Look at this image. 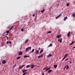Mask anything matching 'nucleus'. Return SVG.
Here are the masks:
<instances>
[{"instance_id":"obj_17","label":"nucleus","mask_w":75,"mask_h":75,"mask_svg":"<svg viewBox=\"0 0 75 75\" xmlns=\"http://www.w3.org/2000/svg\"><path fill=\"white\" fill-rule=\"evenodd\" d=\"M27 57H29V56H27V55H25L24 57V58H27Z\"/></svg>"},{"instance_id":"obj_49","label":"nucleus","mask_w":75,"mask_h":75,"mask_svg":"<svg viewBox=\"0 0 75 75\" xmlns=\"http://www.w3.org/2000/svg\"><path fill=\"white\" fill-rule=\"evenodd\" d=\"M4 71V69H3L2 71Z\"/></svg>"},{"instance_id":"obj_23","label":"nucleus","mask_w":75,"mask_h":75,"mask_svg":"<svg viewBox=\"0 0 75 75\" xmlns=\"http://www.w3.org/2000/svg\"><path fill=\"white\" fill-rule=\"evenodd\" d=\"M68 56V54H66L64 55V57H66V58L67 57V56Z\"/></svg>"},{"instance_id":"obj_27","label":"nucleus","mask_w":75,"mask_h":75,"mask_svg":"<svg viewBox=\"0 0 75 75\" xmlns=\"http://www.w3.org/2000/svg\"><path fill=\"white\" fill-rule=\"evenodd\" d=\"M52 43H51L50 45H48V47H51L52 46Z\"/></svg>"},{"instance_id":"obj_1","label":"nucleus","mask_w":75,"mask_h":75,"mask_svg":"<svg viewBox=\"0 0 75 75\" xmlns=\"http://www.w3.org/2000/svg\"><path fill=\"white\" fill-rule=\"evenodd\" d=\"M47 67H47L43 69V70H45V69L46 71H48V70H50V68H51V67H50L48 68H47Z\"/></svg>"},{"instance_id":"obj_45","label":"nucleus","mask_w":75,"mask_h":75,"mask_svg":"<svg viewBox=\"0 0 75 75\" xmlns=\"http://www.w3.org/2000/svg\"><path fill=\"white\" fill-rule=\"evenodd\" d=\"M64 59H65L64 58H63L62 59V60H64Z\"/></svg>"},{"instance_id":"obj_50","label":"nucleus","mask_w":75,"mask_h":75,"mask_svg":"<svg viewBox=\"0 0 75 75\" xmlns=\"http://www.w3.org/2000/svg\"><path fill=\"white\" fill-rule=\"evenodd\" d=\"M21 48H22V47H21L20 49H21Z\"/></svg>"},{"instance_id":"obj_44","label":"nucleus","mask_w":75,"mask_h":75,"mask_svg":"<svg viewBox=\"0 0 75 75\" xmlns=\"http://www.w3.org/2000/svg\"><path fill=\"white\" fill-rule=\"evenodd\" d=\"M75 14V12H74V13H73L72 14H74H74Z\"/></svg>"},{"instance_id":"obj_19","label":"nucleus","mask_w":75,"mask_h":75,"mask_svg":"<svg viewBox=\"0 0 75 75\" xmlns=\"http://www.w3.org/2000/svg\"><path fill=\"white\" fill-rule=\"evenodd\" d=\"M54 68H56L57 67V65H55L54 66Z\"/></svg>"},{"instance_id":"obj_31","label":"nucleus","mask_w":75,"mask_h":75,"mask_svg":"<svg viewBox=\"0 0 75 75\" xmlns=\"http://www.w3.org/2000/svg\"><path fill=\"white\" fill-rule=\"evenodd\" d=\"M48 33H52V32L51 31H49V32H48Z\"/></svg>"},{"instance_id":"obj_33","label":"nucleus","mask_w":75,"mask_h":75,"mask_svg":"<svg viewBox=\"0 0 75 75\" xmlns=\"http://www.w3.org/2000/svg\"><path fill=\"white\" fill-rule=\"evenodd\" d=\"M67 6H69V3H67Z\"/></svg>"},{"instance_id":"obj_12","label":"nucleus","mask_w":75,"mask_h":75,"mask_svg":"<svg viewBox=\"0 0 75 75\" xmlns=\"http://www.w3.org/2000/svg\"><path fill=\"white\" fill-rule=\"evenodd\" d=\"M28 71V70H23V73H24V72H26V71Z\"/></svg>"},{"instance_id":"obj_9","label":"nucleus","mask_w":75,"mask_h":75,"mask_svg":"<svg viewBox=\"0 0 75 75\" xmlns=\"http://www.w3.org/2000/svg\"><path fill=\"white\" fill-rule=\"evenodd\" d=\"M24 65H23L21 67H19V70H20V69H22V68H23L24 67Z\"/></svg>"},{"instance_id":"obj_47","label":"nucleus","mask_w":75,"mask_h":75,"mask_svg":"<svg viewBox=\"0 0 75 75\" xmlns=\"http://www.w3.org/2000/svg\"><path fill=\"white\" fill-rule=\"evenodd\" d=\"M73 48H75V47H74Z\"/></svg>"},{"instance_id":"obj_35","label":"nucleus","mask_w":75,"mask_h":75,"mask_svg":"<svg viewBox=\"0 0 75 75\" xmlns=\"http://www.w3.org/2000/svg\"><path fill=\"white\" fill-rule=\"evenodd\" d=\"M74 42H75V41H73V42H72L71 43H72V44H74Z\"/></svg>"},{"instance_id":"obj_5","label":"nucleus","mask_w":75,"mask_h":75,"mask_svg":"<svg viewBox=\"0 0 75 75\" xmlns=\"http://www.w3.org/2000/svg\"><path fill=\"white\" fill-rule=\"evenodd\" d=\"M62 38H59L58 40V41H59L60 42H62Z\"/></svg>"},{"instance_id":"obj_10","label":"nucleus","mask_w":75,"mask_h":75,"mask_svg":"<svg viewBox=\"0 0 75 75\" xmlns=\"http://www.w3.org/2000/svg\"><path fill=\"white\" fill-rule=\"evenodd\" d=\"M61 35H58L57 36V38H61Z\"/></svg>"},{"instance_id":"obj_4","label":"nucleus","mask_w":75,"mask_h":75,"mask_svg":"<svg viewBox=\"0 0 75 75\" xmlns=\"http://www.w3.org/2000/svg\"><path fill=\"white\" fill-rule=\"evenodd\" d=\"M11 44V41H8L6 42V44Z\"/></svg>"},{"instance_id":"obj_46","label":"nucleus","mask_w":75,"mask_h":75,"mask_svg":"<svg viewBox=\"0 0 75 75\" xmlns=\"http://www.w3.org/2000/svg\"><path fill=\"white\" fill-rule=\"evenodd\" d=\"M36 67V65H34V67Z\"/></svg>"},{"instance_id":"obj_29","label":"nucleus","mask_w":75,"mask_h":75,"mask_svg":"<svg viewBox=\"0 0 75 75\" xmlns=\"http://www.w3.org/2000/svg\"><path fill=\"white\" fill-rule=\"evenodd\" d=\"M29 67H30V65H28L26 67V68H29Z\"/></svg>"},{"instance_id":"obj_30","label":"nucleus","mask_w":75,"mask_h":75,"mask_svg":"<svg viewBox=\"0 0 75 75\" xmlns=\"http://www.w3.org/2000/svg\"><path fill=\"white\" fill-rule=\"evenodd\" d=\"M34 51V49H33L32 50V52H33Z\"/></svg>"},{"instance_id":"obj_38","label":"nucleus","mask_w":75,"mask_h":75,"mask_svg":"<svg viewBox=\"0 0 75 75\" xmlns=\"http://www.w3.org/2000/svg\"><path fill=\"white\" fill-rule=\"evenodd\" d=\"M69 63L70 64H72V62H71V61H70L69 62Z\"/></svg>"},{"instance_id":"obj_20","label":"nucleus","mask_w":75,"mask_h":75,"mask_svg":"<svg viewBox=\"0 0 75 75\" xmlns=\"http://www.w3.org/2000/svg\"><path fill=\"white\" fill-rule=\"evenodd\" d=\"M20 58H21V57H20V56L18 57H17L16 59H20Z\"/></svg>"},{"instance_id":"obj_24","label":"nucleus","mask_w":75,"mask_h":75,"mask_svg":"<svg viewBox=\"0 0 75 75\" xmlns=\"http://www.w3.org/2000/svg\"><path fill=\"white\" fill-rule=\"evenodd\" d=\"M6 33H7V34H8V33H10V32L9 31V30H7L6 31Z\"/></svg>"},{"instance_id":"obj_16","label":"nucleus","mask_w":75,"mask_h":75,"mask_svg":"<svg viewBox=\"0 0 75 75\" xmlns=\"http://www.w3.org/2000/svg\"><path fill=\"white\" fill-rule=\"evenodd\" d=\"M36 53L37 54H38V53H39V50H37Z\"/></svg>"},{"instance_id":"obj_43","label":"nucleus","mask_w":75,"mask_h":75,"mask_svg":"<svg viewBox=\"0 0 75 75\" xmlns=\"http://www.w3.org/2000/svg\"><path fill=\"white\" fill-rule=\"evenodd\" d=\"M65 58H66V57H65V56H64V58L65 59Z\"/></svg>"},{"instance_id":"obj_41","label":"nucleus","mask_w":75,"mask_h":75,"mask_svg":"<svg viewBox=\"0 0 75 75\" xmlns=\"http://www.w3.org/2000/svg\"><path fill=\"white\" fill-rule=\"evenodd\" d=\"M42 75H44V73L43 72V73H42Z\"/></svg>"},{"instance_id":"obj_14","label":"nucleus","mask_w":75,"mask_h":75,"mask_svg":"<svg viewBox=\"0 0 75 75\" xmlns=\"http://www.w3.org/2000/svg\"><path fill=\"white\" fill-rule=\"evenodd\" d=\"M67 16H66L64 18V21H65V20H67Z\"/></svg>"},{"instance_id":"obj_36","label":"nucleus","mask_w":75,"mask_h":75,"mask_svg":"<svg viewBox=\"0 0 75 75\" xmlns=\"http://www.w3.org/2000/svg\"><path fill=\"white\" fill-rule=\"evenodd\" d=\"M44 11L42 10L41 11V13H43Z\"/></svg>"},{"instance_id":"obj_18","label":"nucleus","mask_w":75,"mask_h":75,"mask_svg":"<svg viewBox=\"0 0 75 75\" xmlns=\"http://www.w3.org/2000/svg\"><path fill=\"white\" fill-rule=\"evenodd\" d=\"M52 70H50L48 71V73H50V72H52Z\"/></svg>"},{"instance_id":"obj_39","label":"nucleus","mask_w":75,"mask_h":75,"mask_svg":"<svg viewBox=\"0 0 75 75\" xmlns=\"http://www.w3.org/2000/svg\"><path fill=\"white\" fill-rule=\"evenodd\" d=\"M33 17H34V16H35V14H33Z\"/></svg>"},{"instance_id":"obj_7","label":"nucleus","mask_w":75,"mask_h":75,"mask_svg":"<svg viewBox=\"0 0 75 75\" xmlns=\"http://www.w3.org/2000/svg\"><path fill=\"white\" fill-rule=\"evenodd\" d=\"M43 56V54H42L40 55L38 57V58H41V57H42Z\"/></svg>"},{"instance_id":"obj_51","label":"nucleus","mask_w":75,"mask_h":75,"mask_svg":"<svg viewBox=\"0 0 75 75\" xmlns=\"http://www.w3.org/2000/svg\"><path fill=\"white\" fill-rule=\"evenodd\" d=\"M16 65H15L14 67H16Z\"/></svg>"},{"instance_id":"obj_3","label":"nucleus","mask_w":75,"mask_h":75,"mask_svg":"<svg viewBox=\"0 0 75 75\" xmlns=\"http://www.w3.org/2000/svg\"><path fill=\"white\" fill-rule=\"evenodd\" d=\"M31 49V47H27V48H26L25 51L26 52H28V51H29V50H30Z\"/></svg>"},{"instance_id":"obj_25","label":"nucleus","mask_w":75,"mask_h":75,"mask_svg":"<svg viewBox=\"0 0 75 75\" xmlns=\"http://www.w3.org/2000/svg\"><path fill=\"white\" fill-rule=\"evenodd\" d=\"M27 72H25L23 74V75H25V74H27Z\"/></svg>"},{"instance_id":"obj_28","label":"nucleus","mask_w":75,"mask_h":75,"mask_svg":"<svg viewBox=\"0 0 75 75\" xmlns=\"http://www.w3.org/2000/svg\"><path fill=\"white\" fill-rule=\"evenodd\" d=\"M61 16V14H60L58 16H57V17L58 18H59V17H60V16Z\"/></svg>"},{"instance_id":"obj_42","label":"nucleus","mask_w":75,"mask_h":75,"mask_svg":"<svg viewBox=\"0 0 75 75\" xmlns=\"http://www.w3.org/2000/svg\"><path fill=\"white\" fill-rule=\"evenodd\" d=\"M67 60H68V58H67V59H66V61H67Z\"/></svg>"},{"instance_id":"obj_34","label":"nucleus","mask_w":75,"mask_h":75,"mask_svg":"<svg viewBox=\"0 0 75 75\" xmlns=\"http://www.w3.org/2000/svg\"><path fill=\"white\" fill-rule=\"evenodd\" d=\"M21 31H24V29H21Z\"/></svg>"},{"instance_id":"obj_37","label":"nucleus","mask_w":75,"mask_h":75,"mask_svg":"<svg viewBox=\"0 0 75 75\" xmlns=\"http://www.w3.org/2000/svg\"><path fill=\"white\" fill-rule=\"evenodd\" d=\"M72 44V43H71L70 44H69V45H71Z\"/></svg>"},{"instance_id":"obj_26","label":"nucleus","mask_w":75,"mask_h":75,"mask_svg":"<svg viewBox=\"0 0 75 75\" xmlns=\"http://www.w3.org/2000/svg\"><path fill=\"white\" fill-rule=\"evenodd\" d=\"M52 56V55H51V54H49V55H48V57H51Z\"/></svg>"},{"instance_id":"obj_8","label":"nucleus","mask_w":75,"mask_h":75,"mask_svg":"<svg viewBox=\"0 0 75 75\" xmlns=\"http://www.w3.org/2000/svg\"><path fill=\"white\" fill-rule=\"evenodd\" d=\"M2 63L3 64H6V61L5 60H3L2 62Z\"/></svg>"},{"instance_id":"obj_22","label":"nucleus","mask_w":75,"mask_h":75,"mask_svg":"<svg viewBox=\"0 0 75 75\" xmlns=\"http://www.w3.org/2000/svg\"><path fill=\"white\" fill-rule=\"evenodd\" d=\"M34 65H32L31 66V67H30L31 68H34Z\"/></svg>"},{"instance_id":"obj_21","label":"nucleus","mask_w":75,"mask_h":75,"mask_svg":"<svg viewBox=\"0 0 75 75\" xmlns=\"http://www.w3.org/2000/svg\"><path fill=\"white\" fill-rule=\"evenodd\" d=\"M43 51H44V50H43V49H42L40 52V53H41V52H43Z\"/></svg>"},{"instance_id":"obj_15","label":"nucleus","mask_w":75,"mask_h":75,"mask_svg":"<svg viewBox=\"0 0 75 75\" xmlns=\"http://www.w3.org/2000/svg\"><path fill=\"white\" fill-rule=\"evenodd\" d=\"M12 29H14V27L13 26H11V27L10 29V31H11Z\"/></svg>"},{"instance_id":"obj_48","label":"nucleus","mask_w":75,"mask_h":75,"mask_svg":"<svg viewBox=\"0 0 75 75\" xmlns=\"http://www.w3.org/2000/svg\"><path fill=\"white\" fill-rule=\"evenodd\" d=\"M44 10H45V9H43V11H44Z\"/></svg>"},{"instance_id":"obj_2","label":"nucleus","mask_w":75,"mask_h":75,"mask_svg":"<svg viewBox=\"0 0 75 75\" xmlns=\"http://www.w3.org/2000/svg\"><path fill=\"white\" fill-rule=\"evenodd\" d=\"M69 69V66L67 65L64 68V70H67Z\"/></svg>"},{"instance_id":"obj_32","label":"nucleus","mask_w":75,"mask_h":75,"mask_svg":"<svg viewBox=\"0 0 75 75\" xmlns=\"http://www.w3.org/2000/svg\"><path fill=\"white\" fill-rule=\"evenodd\" d=\"M72 16H73V17H75V14H72Z\"/></svg>"},{"instance_id":"obj_52","label":"nucleus","mask_w":75,"mask_h":75,"mask_svg":"<svg viewBox=\"0 0 75 75\" xmlns=\"http://www.w3.org/2000/svg\"><path fill=\"white\" fill-rule=\"evenodd\" d=\"M14 66H13V68H14Z\"/></svg>"},{"instance_id":"obj_6","label":"nucleus","mask_w":75,"mask_h":75,"mask_svg":"<svg viewBox=\"0 0 75 75\" xmlns=\"http://www.w3.org/2000/svg\"><path fill=\"white\" fill-rule=\"evenodd\" d=\"M70 34H71V32H70V31H69L67 34V36L68 37H69L71 36V35Z\"/></svg>"},{"instance_id":"obj_40","label":"nucleus","mask_w":75,"mask_h":75,"mask_svg":"<svg viewBox=\"0 0 75 75\" xmlns=\"http://www.w3.org/2000/svg\"><path fill=\"white\" fill-rule=\"evenodd\" d=\"M55 18L56 19H57V18H58V17L57 16Z\"/></svg>"},{"instance_id":"obj_11","label":"nucleus","mask_w":75,"mask_h":75,"mask_svg":"<svg viewBox=\"0 0 75 75\" xmlns=\"http://www.w3.org/2000/svg\"><path fill=\"white\" fill-rule=\"evenodd\" d=\"M22 53H23V52H21V51L20 52H19V55H22V54H23Z\"/></svg>"},{"instance_id":"obj_13","label":"nucleus","mask_w":75,"mask_h":75,"mask_svg":"<svg viewBox=\"0 0 75 75\" xmlns=\"http://www.w3.org/2000/svg\"><path fill=\"white\" fill-rule=\"evenodd\" d=\"M28 42V39L26 40V41L25 42V44H26V43H27V42Z\"/></svg>"}]
</instances>
